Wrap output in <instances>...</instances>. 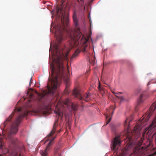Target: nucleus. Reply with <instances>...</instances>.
<instances>
[{
    "instance_id": "nucleus-10",
    "label": "nucleus",
    "mask_w": 156,
    "mask_h": 156,
    "mask_svg": "<svg viewBox=\"0 0 156 156\" xmlns=\"http://www.w3.org/2000/svg\"><path fill=\"white\" fill-rule=\"evenodd\" d=\"M21 109L20 108H19L17 109L16 108L15 109L14 112H12L11 114L10 115L9 117L5 121L4 123V127L7 124V122H9L11 121V119L14 115V113L16 112H20L21 111Z\"/></svg>"
},
{
    "instance_id": "nucleus-1",
    "label": "nucleus",
    "mask_w": 156,
    "mask_h": 156,
    "mask_svg": "<svg viewBox=\"0 0 156 156\" xmlns=\"http://www.w3.org/2000/svg\"><path fill=\"white\" fill-rule=\"evenodd\" d=\"M61 12L59 15L61 19V23L57 27L56 29L55 34L57 36L56 40L58 44L54 47V52L56 56V58L53 59L55 62V66L52 64L51 66V75L52 78L51 81H60L61 80L67 81V76L64 74V67L63 61L67 58L69 51H67L65 54L63 52V50L60 48L59 45L62 40V34L63 32L66 30L69 20L67 16L64 13L62 8H58L57 9V13Z\"/></svg>"
},
{
    "instance_id": "nucleus-30",
    "label": "nucleus",
    "mask_w": 156,
    "mask_h": 156,
    "mask_svg": "<svg viewBox=\"0 0 156 156\" xmlns=\"http://www.w3.org/2000/svg\"><path fill=\"white\" fill-rule=\"evenodd\" d=\"M150 84V82H149L147 84V85H148Z\"/></svg>"
},
{
    "instance_id": "nucleus-14",
    "label": "nucleus",
    "mask_w": 156,
    "mask_h": 156,
    "mask_svg": "<svg viewBox=\"0 0 156 156\" xmlns=\"http://www.w3.org/2000/svg\"><path fill=\"white\" fill-rule=\"evenodd\" d=\"M55 112L56 113V115H58L59 117H62L63 114L59 110H58L57 111H55Z\"/></svg>"
},
{
    "instance_id": "nucleus-20",
    "label": "nucleus",
    "mask_w": 156,
    "mask_h": 156,
    "mask_svg": "<svg viewBox=\"0 0 156 156\" xmlns=\"http://www.w3.org/2000/svg\"><path fill=\"white\" fill-rule=\"evenodd\" d=\"M8 152H9V151L7 150L6 153H3L2 154H0V156H1L2 155H5V154L6 153H7Z\"/></svg>"
},
{
    "instance_id": "nucleus-34",
    "label": "nucleus",
    "mask_w": 156,
    "mask_h": 156,
    "mask_svg": "<svg viewBox=\"0 0 156 156\" xmlns=\"http://www.w3.org/2000/svg\"><path fill=\"white\" fill-rule=\"evenodd\" d=\"M122 134H121V135H120V136H122Z\"/></svg>"
},
{
    "instance_id": "nucleus-15",
    "label": "nucleus",
    "mask_w": 156,
    "mask_h": 156,
    "mask_svg": "<svg viewBox=\"0 0 156 156\" xmlns=\"http://www.w3.org/2000/svg\"><path fill=\"white\" fill-rule=\"evenodd\" d=\"M77 107L78 106L77 105H74V104H72V108L73 110H74L75 111H76L77 110Z\"/></svg>"
},
{
    "instance_id": "nucleus-19",
    "label": "nucleus",
    "mask_w": 156,
    "mask_h": 156,
    "mask_svg": "<svg viewBox=\"0 0 156 156\" xmlns=\"http://www.w3.org/2000/svg\"><path fill=\"white\" fill-rule=\"evenodd\" d=\"M98 88L99 90H102V88L100 87V84H99V86L98 87Z\"/></svg>"
},
{
    "instance_id": "nucleus-26",
    "label": "nucleus",
    "mask_w": 156,
    "mask_h": 156,
    "mask_svg": "<svg viewBox=\"0 0 156 156\" xmlns=\"http://www.w3.org/2000/svg\"><path fill=\"white\" fill-rule=\"evenodd\" d=\"M120 98L121 99H123V98L122 97H120Z\"/></svg>"
},
{
    "instance_id": "nucleus-24",
    "label": "nucleus",
    "mask_w": 156,
    "mask_h": 156,
    "mask_svg": "<svg viewBox=\"0 0 156 156\" xmlns=\"http://www.w3.org/2000/svg\"><path fill=\"white\" fill-rule=\"evenodd\" d=\"M33 95V94H31L30 95H29V96H30V97H32Z\"/></svg>"
},
{
    "instance_id": "nucleus-18",
    "label": "nucleus",
    "mask_w": 156,
    "mask_h": 156,
    "mask_svg": "<svg viewBox=\"0 0 156 156\" xmlns=\"http://www.w3.org/2000/svg\"><path fill=\"white\" fill-rule=\"evenodd\" d=\"M69 103V100L68 99H67L66 100V101H65L64 102V104L66 105H68Z\"/></svg>"
},
{
    "instance_id": "nucleus-9",
    "label": "nucleus",
    "mask_w": 156,
    "mask_h": 156,
    "mask_svg": "<svg viewBox=\"0 0 156 156\" xmlns=\"http://www.w3.org/2000/svg\"><path fill=\"white\" fill-rule=\"evenodd\" d=\"M115 108L113 109V106H111L110 108V109H107L106 115H105L106 122V125H107L111 121V117L110 118L109 117V115L111 113V112H112V115L113 114V110L115 109Z\"/></svg>"
},
{
    "instance_id": "nucleus-29",
    "label": "nucleus",
    "mask_w": 156,
    "mask_h": 156,
    "mask_svg": "<svg viewBox=\"0 0 156 156\" xmlns=\"http://www.w3.org/2000/svg\"><path fill=\"white\" fill-rule=\"evenodd\" d=\"M133 153H134V154H135V150L133 151Z\"/></svg>"
},
{
    "instance_id": "nucleus-33",
    "label": "nucleus",
    "mask_w": 156,
    "mask_h": 156,
    "mask_svg": "<svg viewBox=\"0 0 156 156\" xmlns=\"http://www.w3.org/2000/svg\"><path fill=\"white\" fill-rule=\"evenodd\" d=\"M59 103V101L58 102V103Z\"/></svg>"
},
{
    "instance_id": "nucleus-31",
    "label": "nucleus",
    "mask_w": 156,
    "mask_h": 156,
    "mask_svg": "<svg viewBox=\"0 0 156 156\" xmlns=\"http://www.w3.org/2000/svg\"><path fill=\"white\" fill-rule=\"evenodd\" d=\"M64 0H62V1L63 2L64 1Z\"/></svg>"
},
{
    "instance_id": "nucleus-3",
    "label": "nucleus",
    "mask_w": 156,
    "mask_h": 156,
    "mask_svg": "<svg viewBox=\"0 0 156 156\" xmlns=\"http://www.w3.org/2000/svg\"><path fill=\"white\" fill-rule=\"evenodd\" d=\"M29 112L27 111L19 114L18 117L12 122L10 131V133L11 134H16L18 131V126L20 125L23 117L27 116Z\"/></svg>"
},
{
    "instance_id": "nucleus-13",
    "label": "nucleus",
    "mask_w": 156,
    "mask_h": 156,
    "mask_svg": "<svg viewBox=\"0 0 156 156\" xmlns=\"http://www.w3.org/2000/svg\"><path fill=\"white\" fill-rule=\"evenodd\" d=\"M57 126V125L56 124V122H55L53 128L52 130L50 132V134H48V137H50V136H51V135H52L53 134L55 133V132L56 128Z\"/></svg>"
},
{
    "instance_id": "nucleus-22",
    "label": "nucleus",
    "mask_w": 156,
    "mask_h": 156,
    "mask_svg": "<svg viewBox=\"0 0 156 156\" xmlns=\"http://www.w3.org/2000/svg\"><path fill=\"white\" fill-rule=\"evenodd\" d=\"M2 145L1 143H0V149H2Z\"/></svg>"
},
{
    "instance_id": "nucleus-12",
    "label": "nucleus",
    "mask_w": 156,
    "mask_h": 156,
    "mask_svg": "<svg viewBox=\"0 0 156 156\" xmlns=\"http://www.w3.org/2000/svg\"><path fill=\"white\" fill-rule=\"evenodd\" d=\"M80 52V51L78 49H77L71 57L70 61L72 62L73 60L75 59L78 56Z\"/></svg>"
},
{
    "instance_id": "nucleus-2",
    "label": "nucleus",
    "mask_w": 156,
    "mask_h": 156,
    "mask_svg": "<svg viewBox=\"0 0 156 156\" xmlns=\"http://www.w3.org/2000/svg\"><path fill=\"white\" fill-rule=\"evenodd\" d=\"M74 25L76 28L74 32L70 35L71 41H70V46L72 48L76 47L80 43L82 45V50L86 51V48L87 46L88 39L85 37L80 31L79 26L78 20L75 12H74L73 16Z\"/></svg>"
},
{
    "instance_id": "nucleus-8",
    "label": "nucleus",
    "mask_w": 156,
    "mask_h": 156,
    "mask_svg": "<svg viewBox=\"0 0 156 156\" xmlns=\"http://www.w3.org/2000/svg\"><path fill=\"white\" fill-rule=\"evenodd\" d=\"M156 108V104L155 103H153L151 106L149 110L147 112L146 115L147 117H146L145 120L147 121L150 118L153 112Z\"/></svg>"
},
{
    "instance_id": "nucleus-25",
    "label": "nucleus",
    "mask_w": 156,
    "mask_h": 156,
    "mask_svg": "<svg viewBox=\"0 0 156 156\" xmlns=\"http://www.w3.org/2000/svg\"><path fill=\"white\" fill-rule=\"evenodd\" d=\"M61 131V130L60 129L58 131V133H59Z\"/></svg>"
},
{
    "instance_id": "nucleus-32",
    "label": "nucleus",
    "mask_w": 156,
    "mask_h": 156,
    "mask_svg": "<svg viewBox=\"0 0 156 156\" xmlns=\"http://www.w3.org/2000/svg\"><path fill=\"white\" fill-rule=\"evenodd\" d=\"M112 92L114 94V93H115V92L113 91H112Z\"/></svg>"
},
{
    "instance_id": "nucleus-21",
    "label": "nucleus",
    "mask_w": 156,
    "mask_h": 156,
    "mask_svg": "<svg viewBox=\"0 0 156 156\" xmlns=\"http://www.w3.org/2000/svg\"><path fill=\"white\" fill-rule=\"evenodd\" d=\"M121 94V93L120 92H118V93H114V94L116 96H117L116 95V94Z\"/></svg>"
},
{
    "instance_id": "nucleus-6",
    "label": "nucleus",
    "mask_w": 156,
    "mask_h": 156,
    "mask_svg": "<svg viewBox=\"0 0 156 156\" xmlns=\"http://www.w3.org/2000/svg\"><path fill=\"white\" fill-rule=\"evenodd\" d=\"M55 138L56 136H55L52 139L44 150L40 151V153L42 156H48V152L50 149V147L52 144L53 141Z\"/></svg>"
},
{
    "instance_id": "nucleus-23",
    "label": "nucleus",
    "mask_w": 156,
    "mask_h": 156,
    "mask_svg": "<svg viewBox=\"0 0 156 156\" xmlns=\"http://www.w3.org/2000/svg\"><path fill=\"white\" fill-rule=\"evenodd\" d=\"M153 136H156V132L154 133L153 135Z\"/></svg>"
},
{
    "instance_id": "nucleus-5",
    "label": "nucleus",
    "mask_w": 156,
    "mask_h": 156,
    "mask_svg": "<svg viewBox=\"0 0 156 156\" xmlns=\"http://www.w3.org/2000/svg\"><path fill=\"white\" fill-rule=\"evenodd\" d=\"M120 136H117L112 141V150L115 152H116V151L120 145L121 141Z\"/></svg>"
},
{
    "instance_id": "nucleus-4",
    "label": "nucleus",
    "mask_w": 156,
    "mask_h": 156,
    "mask_svg": "<svg viewBox=\"0 0 156 156\" xmlns=\"http://www.w3.org/2000/svg\"><path fill=\"white\" fill-rule=\"evenodd\" d=\"M82 91L77 89H75L73 91V94L75 97L80 100H84L86 102L90 100V94L89 93L82 96Z\"/></svg>"
},
{
    "instance_id": "nucleus-17",
    "label": "nucleus",
    "mask_w": 156,
    "mask_h": 156,
    "mask_svg": "<svg viewBox=\"0 0 156 156\" xmlns=\"http://www.w3.org/2000/svg\"><path fill=\"white\" fill-rule=\"evenodd\" d=\"M77 1L80 3L81 6L84 5L83 0H77Z\"/></svg>"
},
{
    "instance_id": "nucleus-11",
    "label": "nucleus",
    "mask_w": 156,
    "mask_h": 156,
    "mask_svg": "<svg viewBox=\"0 0 156 156\" xmlns=\"http://www.w3.org/2000/svg\"><path fill=\"white\" fill-rule=\"evenodd\" d=\"M146 98V96L144 94H142L140 95L139 98L138 100L136 108V109H137L138 107L144 101Z\"/></svg>"
},
{
    "instance_id": "nucleus-7",
    "label": "nucleus",
    "mask_w": 156,
    "mask_h": 156,
    "mask_svg": "<svg viewBox=\"0 0 156 156\" xmlns=\"http://www.w3.org/2000/svg\"><path fill=\"white\" fill-rule=\"evenodd\" d=\"M132 117L131 116V118H126V120L124 122V126L125 128L127 129V131L126 132L125 135L126 136V137L128 139H130L131 138V136H129V123L132 121Z\"/></svg>"
},
{
    "instance_id": "nucleus-27",
    "label": "nucleus",
    "mask_w": 156,
    "mask_h": 156,
    "mask_svg": "<svg viewBox=\"0 0 156 156\" xmlns=\"http://www.w3.org/2000/svg\"><path fill=\"white\" fill-rule=\"evenodd\" d=\"M154 154L155 155H156V151L154 152Z\"/></svg>"
},
{
    "instance_id": "nucleus-16",
    "label": "nucleus",
    "mask_w": 156,
    "mask_h": 156,
    "mask_svg": "<svg viewBox=\"0 0 156 156\" xmlns=\"http://www.w3.org/2000/svg\"><path fill=\"white\" fill-rule=\"evenodd\" d=\"M140 126L136 125L134 128V131H136L137 130L138 131L140 129Z\"/></svg>"
},
{
    "instance_id": "nucleus-28",
    "label": "nucleus",
    "mask_w": 156,
    "mask_h": 156,
    "mask_svg": "<svg viewBox=\"0 0 156 156\" xmlns=\"http://www.w3.org/2000/svg\"><path fill=\"white\" fill-rule=\"evenodd\" d=\"M31 80H32V78H31V79H30V82H31Z\"/></svg>"
}]
</instances>
